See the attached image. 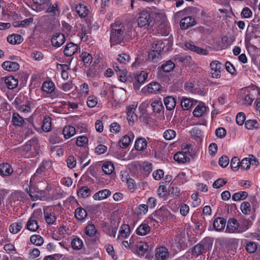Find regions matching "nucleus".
Returning <instances> with one entry per match:
<instances>
[{
  "instance_id": "f257e3e1",
  "label": "nucleus",
  "mask_w": 260,
  "mask_h": 260,
  "mask_svg": "<svg viewBox=\"0 0 260 260\" xmlns=\"http://www.w3.org/2000/svg\"><path fill=\"white\" fill-rule=\"evenodd\" d=\"M128 27L123 22L117 20L110 27V42L111 45L120 44L128 35Z\"/></svg>"
},
{
  "instance_id": "f03ea898",
  "label": "nucleus",
  "mask_w": 260,
  "mask_h": 260,
  "mask_svg": "<svg viewBox=\"0 0 260 260\" xmlns=\"http://www.w3.org/2000/svg\"><path fill=\"white\" fill-rule=\"evenodd\" d=\"M39 152V145L36 139H32L27 141L22 146V153L26 157H32L36 156Z\"/></svg>"
},
{
  "instance_id": "7ed1b4c3",
  "label": "nucleus",
  "mask_w": 260,
  "mask_h": 260,
  "mask_svg": "<svg viewBox=\"0 0 260 260\" xmlns=\"http://www.w3.org/2000/svg\"><path fill=\"white\" fill-rule=\"evenodd\" d=\"M154 21V19L151 16L150 11L148 9L142 10L139 14L137 19L138 25L140 27H148Z\"/></svg>"
},
{
  "instance_id": "20e7f679",
  "label": "nucleus",
  "mask_w": 260,
  "mask_h": 260,
  "mask_svg": "<svg viewBox=\"0 0 260 260\" xmlns=\"http://www.w3.org/2000/svg\"><path fill=\"white\" fill-rule=\"evenodd\" d=\"M154 218L152 217L150 218L151 223H153L155 225V222L158 223L159 221L160 222H166L168 219H170L172 215L171 212L165 208H160L159 210L156 211L155 215H154Z\"/></svg>"
},
{
  "instance_id": "39448f33",
  "label": "nucleus",
  "mask_w": 260,
  "mask_h": 260,
  "mask_svg": "<svg viewBox=\"0 0 260 260\" xmlns=\"http://www.w3.org/2000/svg\"><path fill=\"white\" fill-rule=\"evenodd\" d=\"M47 162H43L36 173L31 176L30 179L29 184L30 187L35 186L37 182H41L44 178L46 172L45 164Z\"/></svg>"
},
{
  "instance_id": "423d86ee",
  "label": "nucleus",
  "mask_w": 260,
  "mask_h": 260,
  "mask_svg": "<svg viewBox=\"0 0 260 260\" xmlns=\"http://www.w3.org/2000/svg\"><path fill=\"white\" fill-rule=\"evenodd\" d=\"M244 231V228L240 225L239 222L236 219L233 218L229 219L225 230L226 233H241Z\"/></svg>"
},
{
  "instance_id": "0eeeda50",
  "label": "nucleus",
  "mask_w": 260,
  "mask_h": 260,
  "mask_svg": "<svg viewBox=\"0 0 260 260\" xmlns=\"http://www.w3.org/2000/svg\"><path fill=\"white\" fill-rule=\"evenodd\" d=\"M41 210L34 211L32 215L31 216L29 220L27 221L26 228L31 232H36L39 229V225L37 221L38 216L41 214Z\"/></svg>"
},
{
  "instance_id": "6e6552de",
  "label": "nucleus",
  "mask_w": 260,
  "mask_h": 260,
  "mask_svg": "<svg viewBox=\"0 0 260 260\" xmlns=\"http://www.w3.org/2000/svg\"><path fill=\"white\" fill-rule=\"evenodd\" d=\"M54 209L51 207H47L44 209V214L46 222L48 224H53L56 220Z\"/></svg>"
},
{
  "instance_id": "1a4fd4ad",
  "label": "nucleus",
  "mask_w": 260,
  "mask_h": 260,
  "mask_svg": "<svg viewBox=\"0 0 260 260\" xmlns=\"http://www.w3.org/2000/svg\"><path fill=\"white\" fill-rule=\"evenodd\" d=\"M161 90L160 84L156 82H152L145 86L142 90L144 92H147L149 94H157Z\"/></svg>"
},
{
  "instance_id": "9d476101",
  "label": "nucleus",
  "mask_w": 260,
  "mask_h": 260,
  "mask_svg": "<svg viewBox=\"0 0 260 260\" xmlns=\"http://www.w3.org/2000/svg\"><path fill=\"white\" fill-rule=\"evenodd\" d=\"M210 66L211 68V77L215 78H219L221 75V69L222 64L218 60H214L212 61Z\"/></svg>"
},
{
  "instance_id": "9b49d317",
  "label": "nucleus",
  "mask_w": 260,
  "mask_h": 260,
  "mask_svg": "<svg viewBox=\"0 0 260 260\" xmlns=\"http://www.w3.org/2000/svg\"><path fill=\"white\" fill-rule=\"evenodd\" d=\"M170 257V252L165 246H160L156 248L155 257L156 260H167Z\"/></svg>"
},
{
  "instance_id": "f8f14e48",
  "label": "nucleus",
  "mask_w": 260,
  "mask_h": 260,
  "mask_svg": "<svg viewBox=\"0 0 260 260\" xmlns=\"http://www.w3.org/2000/svg\"><path fill=\"white\" fill-rule=\"evenodd\" d=\"M66 39L63 34L55 33L52 37L51 43L53 46L59 47L64 44Z\"/></svg>"
},
{
  "instance_id": "ddd939ff",
  "label": "nucleus",
  "mask_w": 260,
  "mask_h": 260,
  "mask_svg": "<svg viewBox=\"0 0 260 260\" xmlns=\"http://www.w3.org/2000/svg\"><path fill=\"white\" fill-rule=\"evenodd\" d=\"M46 9H47L46 12L50 14L52 19H55L59 15L60 11L57 3H55L53 5L49 3L48 6H47Z\"/></svg>"
},
{
  "instance_id": "4468645a",
  "label": "nucleus",
  "mask_w": 260,
  "mask_h": 260,
  "mask_svg": "<svg viewBox=\"0 0 260 260\" xmlns=\"http://www.w3.org/2000/svg\"><path fill=\"white\" fill-rule=\"evenodd\" d=\"M196 23L195 19L191 16H188L181 19L180 22V26L181 29H185L194 25Z\"/></svg>"
},
{
  "instance_id": "2eb2a0df",
  "label": "nucleus",
  "mask_w": 260,
  "mask_h": 260,
  "mask_svg": "<svg viewBox=\"0 0 260 260\" xmlns=\"http://www.w3.org/2000/svg\"><path fill=\"white\" fill-rule=\"evenodd\" d=\"M4 82L9 89H13L16 88L18 84V79L14 76H8L4 77Z\"/></svg>"
},
{
  "instance_id": "dca6fc26",
  "label": "nucleus",
  "mask_w": 260,
  "mask_h": 260,
  "mask_svg": "<svg viewBox=\"0 0 260 260\" xmlns=\"http://www.w3.org/2000/svg\"><path fill=\"white\" fill-rule=\"evenodd\" d=\"M226 220L222 217L216 218L213 223L214 230L218 232L222 231L225 226Z\"/></svg>"
},
{
  "instance_id": "f3484780",
  "label": "nucleus",
  "mask_w": 260,
  "mask_h": 260,
  "mask_svg": "<svg viewBox=\"0 0 260 260\" xmlns=\"http://www.w3.org/2000/svg\"><path fill=\"white\" fill-rule=\"evenodd\" d=\"M111 192L110 190L104 189L101 190L93 196V199L96 201H101L108 198L110 196Z\"/></svg>"
},
{
  "instance_id": "a211bd4d",
  "label": "nucleus",
  "mask_w": 260,
  "mask_h": 260,
  "mask_svg": "<svg viewBox=\"0 0 260 260\" xmlns=\"http://www.w3.org/2000/svg\"><path fill=\"white\" fill-rule=\"evenodd\" d=\"M2 66L5 70L10 72L16 71L19 69L20 67L17 62L11 61L4 62Z\"/></svg>"
},
{
  "instance_id": "6ab92c4d",
  "label": "nucleus",
  "mask_w": 260,
  "mask_h": 260,
  "mask_svg": "<svg viewBox=\"0 0 260 260\" xmlns=\"http://www.w3.org/2000/svg\"><path fill=\"white\" fill-rule=\"evenodd\" d=\"M13 170L11 166L8 163L0 164V174L4 176H8L12 174Z\"/></svg>"
},
{
  "instance_id": "aec40b11",
  "label": "nucleus",
  "mask_w": 260,
  "mask_h": 260,
  "mask_svg": "<svg viewBox=\"0 0 260 260\" xmlns=\"http://www.w3.org/2000/svg\"><path fill=\"white\" fill-rule=\"evenodd\" d=\"M208 108L203 103H200L194 109L193 114L197 117H200L204 115Z\"/></svg>"
},
{
  "instance_id": "412c9836",
  "label": "nucleus",
  "mask_w": 260,
  "mask_h": 260,
  "mask_svg": "<svg viewBox=\"0 0 260 260\" xmlns=\"http://www.w3.org/2000/svg\"><path fill=\"white\" fill-rule=\"evenodd\" d=\"M78 50V46L73 43L68 44L64 49V54L67 56H71L74 55Z\"/></svg>"
},
{
  "instance_id": "4be33fe9",
  "label": "nucleus",
  "mask_w": 260,
  "mask_h": 260,
  "mask_svg": "<svg viewBox=\"0 0 260 260\" xmlns=\"http://www.w3.org/2000/svg\"><path fill=\"white\" fill-rule=\"evenodd\" d=\"M136 108L137 105L132 104L127 108V118L129 122H133L137 119V115L135 114Z\"/></svg>"
},
{
  "instance_id": "5701e85b",
  "label": "nucleus",
  "mask_w": 260,
  "mask_h": 260,
  "mask_svg": "<svg viewBox=\"0 0 260 260\" xmlns=\"http://www.w3.org/2000/svg\"><path fill=\"white\" fill-rule=\"evenodd\" d=\"M185 47L187 49L200 54L207 55L208 54V51L207 50L198 47L191 43H185Z\"/></svg>"
},
{
  "instance_id": "b1692460",
  "label": "nucleus",
  "mask_w": 260,
  "mask_h": 260,
  "mask_svg": "<svg viewBox=\"0 0 260 260\" xmlns=\"http://www.w3.org/2000/svg\"><path fill=\"white\" fill-rule=\"evenodd\" d=\"M23 40L22 36L18 34H13L7 37V41L12 45L19 44Z\"/></svg>"
},
{
  "instance_id": "393cba45",
  "label": "nucleus",
  "mask_w": 260,
  "mask_h": 260,
  "mask_svg": "<svg viewBox=\"0 0 260 260\" xmlns=\"http://www.w3.org/2000/svg\"><path fill=\"white\" fill-rule=\"evenodd\" d=\"M35 3V10L36 11H41L46 9L49 4V0H33Z\"/></svg>"
},
{
  "instance_id": "a878e982",
  "label": "nucleus",
  "mask_w": 260,
  "mask_h": 260,
  "mask_svg": "<svg viewBox=\"0 0 260 260\" xmlns=\"http://www.w3.org/2000/svg\"><path fill=\"white\" fill-rule=\"evenodd\" d=\"M147 146V141L143 138H138L135 144V148L138 151H143Z\"/></svg>"
},
{
  "instance_id": "bb28decb",
  "label": "nucleus",
  "mask_w": 260,
  "mask_h": 260,
  "mask_svg": "<svg viewBox=\"0 0 260 260\" xmlns=\"http://www.w3.org/2000/svg\"><path fill=\"white\" fill-rule=\"evenodd\" d=\"M91 190L88 186H82L77 191V195L80 198L85 199L89 197Z\"/></svg>"
},
{
  "instance_id": "cd10ccee",
  "label": "nucleus",
  "mask_w": 260,
  "mask_h": 260,
  "mask_svg": "<svg viewBox=\"0 0 260 260\" xmlns=\"http://www.w3.org/2000/svg\"><path fill=\"white\" fill-rule=\"evenodd\" d=\"M137 251L139 255H143L148 248V244L144 241H139L136 244Z\"/></svg>"
},
{
  "instance_id": "c85d7f7f",
  "label": "nucleus",
  "mask_w": 260,
  "mask_h": 260,
  "mask_svg": "<svg viewBox=\"0 0 260 260\" xmlns=\"http://www.w3.org/2000/svg\"><path fill=\"white\" fill-rule=\"evenodd\" d=\"M213 243V239L210 237H206L204 238L200 242V244L202 245V247L206 252L212 248Z\"/></svg>"
},
{
  "instance_id": "c756f323",
  "label": "nucleus",
  "mask_w": 260,
  "mask_h": 260,
  "mask_svg": "<svg viewBox=\"0 0 260 260\" xmlns=\"http://www.w3.org/2000/svg\"><path fill=\"white\" fill-rule=\"evenodd\" d=\"M23 223L21 221L13 222L9 228L10 232L12 234H16L22 229Z\"/></svg>"
},
{
  "instance_id": "7c9ffc66",
  "label": "nucleus",
  "mask_w": 260,
  "mask_h": 260,
  "mask_svg": "<svg viewBox=\"0 0 260 260\" xmlns=\"http://www.w3.org/2000/svg\"><path fill=\"white\" fill-rule=\"evenodd\" d=\"M164 104L167 110H172L175 107L176 102L174 98L169 96L164 99Z\"/></svg>"
},
{
  "instance_id": "2f4dec72",
  "label": "nucleus",
  "mask_w": 260,
  "mask_h": 260,
  "mask_svg": "<svg viewBox=\"0 0 260 260\" xmlns=\"http://www.w3.org/2000/svg\"><path fill=\"white\" fill-rule=\"evenodd\" d=\"M131 232L130 228L127 224H123L119 231L118 239L126 238L129 236Z\"/></svg>"
},
{
  "instance_id": "473e14b6",
  "label": "nucleus",
  "mask_w": 260,
  "mask_h": 260,
  "mask_svg": "<svg viewBox=\"0 0 260 260\" xmlns=\"http://www.w3.org/2000/svg\"><path fill=\"white\" fill-rule=\"evenodd\" d=\"M55 88V85L51 81L44 82L42 86V89L43 91L47 93H52L54 90Z\"/></svg>"
},
{
  "instance_id": "72a5a7b5",
  "label": "nucleus",
  "mask_w": 260,
  "mask_h": 260,
  "mask_svg": "<svg viewBox=\"0 0 260 260\" xmlns=\"http://www.w3.org/2000/svg\"><path fill=\"white\" fill-rule=\"evenodd\" d=\"M174 159L179 163H184L189 159V155L185 154L181 151L177 152L174 156Z\"/></svg>"
},
{
  "instance_id": "f704fd0d",
  "label": "nucleus",
  "mask_w": 260,
  "mask_h": 260,
  "mask_svg": "<svg viewBox=\"0 0 260 260\" xmlns=\"http://www.w3.org/2000/svg\"><path fill=\"white\" fill-rule=\"evenodd\" d=\"M150 231L149 226L146 223H142L137 228L136 233L138 235L141 236H145Z\"/></svg>"
},
{
  "instance_id": "c9c22d12",
  "label": "nucleus",
  "mask_w": 260,
  "mask_h": 260,
  "mask_svg": "<svg viewBox=\"0 0 260 260\" xmlns=\"http://www.w3.org/2000/svg\"><path fill=\"white\" fill-rule=\"evenodd\" d=\"M76 12L81 17H86L88 13L86 6L81 3H79L76 7Z\"/></svg>"
},
{
  "instance_id": "e433bc0d",
  "label": "nucleus",
  "mask_w": 260,
  "mask_h": 260,
  "mask_svg": "<svg viewBox=\"0 0 260 260\" xmlns=\"http://www.w3.org/2000/svg\"><path fill=\"white\" fill-rule=\"evenodd\" d=\"M62 134L66 139H69L76 134L75 128L73 126H66L63 129Z\"/></svg>"
},
{
  "instance_id": "4c0bfd02",
  "label": "nucleus",
  "mask_w": 260,
  "mask_h": 260,
  "mask_svg": "<svg viewBox=\"0 0 260 260\" xmlns=\"http://www.w3.org/2000/svg\"><path fill=\"white\" fill-rule=\"evenodd\" d=\"M12 122L15 126L21 127L24 123V120L23 118L17 113H14L12 117Z\"/></svg>"
},
{
  "instance_id": "58836bf2",
  "label": "nucleus",
  "mask_w": 260,
  "mask_h": 260,
  "mask_svg": "<svg viewBox=\"0 0 260 260\" xmlns=\"http://www.w3.org/2000/svg\"><path fill=\"white\" fill-rule=\"evenodd\" d=\"M191 137L197 141L201 142L202 141V133L201 129L198 127H193L190 131Z\"/></svg>"
},
{
  "instance_id": "ea45409f",
  "label": "nucleus",
  "mask_w": 260,
  "mask_h": 260,
  "mask_svg": "<svg viewBox=\"0 0 260 260\" xmlns=\"http://www.w3.org/2000/svg\"><path fill=\"white\" fill-rule=\"evenodd\" d=\"M97 230L94 224L92 223L88 224L85 229L86 235L89 237H93L95 235Z\"/></svg>"
},
{
  "instance_id": "a19ab883",
  "label": "nucleus",
  "mask_w": 260,
  "mask_h": 260,
  "mask_svg": "<svg viewBox=\"0 0 260 260\" xmlns=\"http://www.w3.org/2000/svg\"><path fill=\"white\" fill-rule=\"evenodd\" d=\"M102 169L106 174L110 175L114 170V165L110 161L105 162L103 165Z\"/></svg>"
},
{
  "instance_id": "79ce46f5",
  "label": "nucleus",
  "mask_w": 260,
  "mask_h": 260,
  "mask_svg": "<svg viewBox=\"0 0 260 260\" xmlns=\"http://www.w3.org/2000/svg\"><path fill=\"white\" fill-rule=\"evenodd\" d=\"M75 216L77 219L82 220L87 216V212L84 209L78 208L75 210Z\"/></svg>"
},
{
  "instance_id": "37998d69",
  "label": "nucleus",
  "mask_w": 260,
  "mask_h": 260,
  "mask_svg": "<svg viewBox=\"0 0 260 260\" xmlns=\"http://www.w3.org/2000/svg\"><path fill=\"white\" fill-rule=\"evenodd\" d=\"M240 209L244 214L249 215L251 213V206L248 202H242L240 206Z\"/></svg>"
},
{
  "instance_id": "c03bdc74",
  "label": "nucleus",
  "mask_w": 260,
  "mask_h": 260,
  "mask_svg": "<svg viewBox=\"0 0 260 260\" xmlns=\"http://www.w3.org/2000/svg\"><path fill=\"white\" fill-rule=\"evenodd\" d=\"M131 142V139L129 136L125 135L123 136L119 142V145L121 148H127Z\"/></svg>"
},
{
  "instance_id": "a18cd8bd",
  "label": "nucleus",
  "mask_w": 260,
  "mask_h": 260,
  "mask_svg": "<svg viewBox=\"0 0 260 260\" xmlns=\"http://www.w3.org/2000/svg\"><path fill=\"white\" fill-rule=\"evenodd\" d=\"M30 241L31 243L36 246H41L44 243L43 238L39 235H33L30 238Z\"/></svg>"
},
{
  "instance_id": "49530a36",
  "label": "nucleus",
  "mask_w": 260,
  "mask_h": 260,
  "mask_svg": "<svg viewBox=\"0 0 260 260\" xmlns=\"http://www.w3.org/2000/svg\"><path fill=\"white\" fill-rule=\"evenodd\" d=\"M42 128L44 132H48L51 131V118L49 117L46 116L44 117L43 121Z\"/></svg>"
},
{
  "instance_id": "de8ad7c7",
  "label": "nucleus",
  "mask_w": 260,
  "mask_h": 260,
  "mask_svg": "<svg viewBox=\"0 0 260 260\" xmlns=\"http://www.w3.org/2000/svg\"><path fill=\"white\" fill-rule=\"evenodd\" d=\"M248 197V193L246 191H242L236 192L232 196V199L234 201H239L244 200Z\"/></svg>"
},
{
  "instance_id": "09e8293b",
  "label": "nucleus",
  "mask_w": 260,
  "mask_h": 260,
  "mask_svg": "<svg viewBox=\"0 0 260 260\" xmlns=\"http://www.w3.org/2000/svg\"><path fill=\"white\" fill-rule=\"evenodd\" d=\"M165 48V44L161 41L156 40L152 44V50L161 52Z\"/></svg>"
},
{
  "instance_id": "8fccbe9b",
  "label": "nucleus",
  "mask_w": 260,
  "mask_h": 260,
  "mask_svg": "<svg viewBox=\"0 0 260 260\" xmlns=\"http://www.w3.org/2000/svg\"><path fill=\"white\" fill-rule=\"evenodd\" d=\"M151 106L154 112H160L162 108V104L160 100H156L151 103Z\"/></svg>"
},
{
  "instance_id": "3c124183",
  "label": "nucleus",
  "mask_w": 260,
  "mask_h": 260,
  "mask_svg": "<svg viewBox=\"0 0 260 260\" xmlns=\"http://www.w3.org/2000/svg\"><path fill=\"white\" fill-rule=\"evenodd\" d=\"M175 64L171 60H168L161 65L162 70L165 72H170L175 68Z\"/></svg>"
},
{
  "instance_id": "603ef678",
  "label": "nucleus",
  "mask_w": 260,
  "mask_h": 260,
  "mask_svg": "<svg viewBox=\"0 0 260 260\" xmlns=\"http://www.w3.org/2000/svg\"><path fill=\"white\" fill-rule=\"evenodd\" d=\"M176 132L172 129L166 130L163 134V137L166 140H171L173 139L176 137Z\"/></svg>"
},
{
  "instance_id": "864d4df0",
  "label": "nucleus",
  "mask_w": 260,
  "mask_h": 260,
  "mask_svg": "<svg viewBox=\"0 0 260 260\" xmlns=\"http://www.w3.org/2000/svg\"><path fill=\"white\" fill-rule=\"evenodd\" d=\"M181 105L184 110H187L191 108L193 102L190 99L183 98L181 100Z\"/></svg>"
},
{
  "instance_id": "5fc2aeb1",
  "label": "nucleus",
  "mask_w": 260,
  "mask_h": 260,
  "mask_svg": "<svg viewBox=\"0 0 260 260\" xmlns=\"http://www.w3.org/2000/svg\"><path fill=\"white\" fill-rule=\"evenodd\" d=\"M147 77V73L145 71H141L137 74V76L135 77V80L136 81L140 83V84H143L144 83Z\"/></svg>"
},
{
  "instance_id": "6e6d98bb",
  "label": "nucleus",
  "mask_w": 260,
  "mask_h": 260,
  "mask_svg": "<svg viewBox=\"0 0 260 260\" xmlns=\"http://www.w3.org/2000/svg\"><path fill=\"white\" fill-rule=\"evenodd\" d=\"M89 93V86L86 83H84L80 85V89L79 90V94L81 96H86Z\"/></svg>"
},
{
  "instance_id": "4d7b16f0",
  "label": "nucleus",
  "mask_w": 260,
  "mask_h": 260,
  "mask_svg": "<svg viewBox=\"0 0 260 260\" xmlns=\"http://www.w3.org/2000/svg\"><path fill=\"white\" fill-rule=\"evenodd\" d=\"M240 159L238 157H234L231 161V167L233 170L237 171L240 168Z\"/></svg>"
},
{
  "instance_id": "13d9d810",
  "label": "nucleus",
  "mask_w": 260,
  "mask_h": 260,
  "mask_svg": "<svg viewBox=\"0 0 260 260\" xmlns=\"http://www.w3.org/2000/svg\"><path fill=\"white\" fill-rule=\"evenodd\" d=\"M71 244L74 249H80L83 245L82 240L77 237L72 240Z\"/></svg>"
},
{
  "instance_id": "bf43d9fd",
  "label": "nucleus",
  "mask_w": 260,
  "mask_h": 260,
  "mask_svg": "<svg viewBox=\"0 0 260 260\" xmlns=\"http://www.w3.org/2000/svg\"><path fill=\"white\" fill-rule=\"evenodd\" d=\"M117 60L121 64H126L130 60V56L126 53H121L118 55Z\"/></svg>"
},
{
  "instance_id": "052dcab7",
  "label": "nucleus",
  "mask_w": 260,
  "mask_h": 260,
  "mask_svg": "<svg viewBox=\"0 0 260 260\" xmlns=\"http://www.w3.org/2000/svg\"><path fill=\"white\" fill-rule=\"evenodd\" d=\"M148 206L146 204H141L136 209V213L138 215H142L146 214L148 211Z\"/></svg>"
},
{
  "instance_id": "680f3d73",
  "label": "nucleus",
  "mask_w": 260,
  "mask_h": 260,
  "mask_svg": "<svg viewBox=\"0 0 260 260\" xmlns=\"http://www.w3.org/2000/svg\"><path fill=\"white\" fill-rule=\"evenodd\" d=\"M88 138L84 136L77 137L76 144L79 147H83L88 143Z\"/></svg>"
},
{
  "instance_id": "e2e57ef3",
  "label": "nucleus",
  "mask_w": 260,
  "mask_h": 260,
  "mask_svg": "<svg viewBox=\"0 0 260 260\" xmlns=\"http://www.w3.org/2000/svg\"><path fill=\"white\" fill-rule=\"evenodd\" d=\"M98 104V99L94 95H90L87 100V105L89 108L94 107Z\"/></svg>"
},
{
  "instance_id": "0e129e2a",
  "label": "nucleus",
  "mask_w": 260,
  "mask_h": 260,
  "mask_svg": "<svg viewBox=\"0 0 260 260\" xmlns=\"http://www.w3.org/2000/svg\"><path fill=\"white\" fill-rule=\"evenodd\" d=\"M245 126L247 129H251L257 128L258 123L255 120H248L245 121Z\"/></svg>"
},
{
  "instance_id": "69168bd1",
  "label": "nucleus",
  "mask_w": 260,
  "mask_h": 260,
  "mask_svg": "<svg viewBox=\"0 0 260 260\" xmlns=\"http://www.w3.org/2000/svg\"><path fill=\"white\" fill-rule=\"evenodd\" d=\"M205 252V251L202 247V245H201L200 243L194 246L192 249V253L196 256H198Z\"/></svg>"
},
{
  "instance_id": "338daca9",
  "label": "nucleus",
  "mask_w": 260,
  "mask_h": 260,
  "mask_svg": "<svg viewBox=\"0 0 260 260\" xmlns=\"http://www.w3.org/2000/svg\"><path fill=\"white\" fill-rule=\"evenodd\" d=\"M126 180V183L128 189L131 190V191H134L136 188V185L135 183V181L132 178H125L124 179H122V181H125Z\"/></svg>"
},
{
  "instance_id": "774afa93",
  "label": "nucleus",
  "mask_w": 260,
  "mask_h": 260,
  "mask_svg": "<svg viewBox=\"0 0 260 260\" xmlns=\"http://www.w3.org/2000/svg\"><path fill=\"white\" fill-rule=\"evenodd\" d=\"M127 73L126 69H122L120 72H118L117 76L120 81L126 82L127 80Z\"/></svg>"
}]
</instances>
